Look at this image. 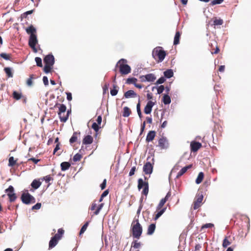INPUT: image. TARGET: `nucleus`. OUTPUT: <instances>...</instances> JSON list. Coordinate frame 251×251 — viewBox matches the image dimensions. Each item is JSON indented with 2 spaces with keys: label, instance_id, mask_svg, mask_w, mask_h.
<instances>
[{
  "label": "nucleus",
  "instance_id": "nucleus-1",
  "mask_svg": "<svg viewBox=\"0 0 251 251\" xmlns=\"http://www.w3.org/2000/svg\"><path fill=\"white\" fill-rule=\"evenodd\" d=\"M25 30L27 34H30L28 40L29 46L32 49L34 52H37L38 50L36 48V45L38 43V40L37 35H36V28L32 25H30L25 29Z\"/></svg>",
  "mask_w": 251,
  "mask_h": 251
},
{
  "label": "nucleus",
  "instance_id": "nucleus-2",
  "mask_svg": "<svg viewBox=\"0 0 251 251\" xmlns=\"http://www.w3.org/2000/svg\"><path fill=\"white\" fill-rule=\"evenodd\" d=\"M131 230L133 237L137 239H139L142 233L143 228L138 219L133 221L131 224Z\"/></svg>",
  "mask_w": 251,
  "mask_h": 251
},
{
  "label": "nucleus",
  "instance_id": "nucleus-3",
  "mask_svg": "<svg viewBox=\"0 0 251 251\" xmlns=\"http://www.w3.org/2000/svg\"><path fill=\"white\" fill-rule=\"evenodd\" d=\"M126 63V59H121L117 63L116 68L119 66V71L122 75H127L131 72L130 67ZM114 71L116 72V68L114 69Z\"/></svg>",
  "mask_w": 251,
  "mask_h": 251
},
{
  "label": "nucleus",
  "instance_id": "nucleus-4",
  "mask_svg": "<svg viewBox=\"0 0 251 251\" xmlns=\"http://www.w3.org/2000/svg\"><path fill=\"white\" fill-rule=\"evenodd\" d=\"M54 106L58 108L59 111L58 112V114L60 121L62 122H66L68 119L70 111L68 110L66 114H65L67 109L66 105L63 104L56 103Z\"/></svg>",
  "mask_w": 251,
  "mask_h": 251
},
{
  "label": "nucleus",
  "instance_id": "nucleus-5",
  "mask_svg": "<svg viewBox=\"0 0 251 251\" xmlns=\"http://www.w3.org/2000/svg\"><path fill=\"white\" fill-rule=\"evenodd\" d=\"M44 62L45 64L44 71L46 74L49 73L52 69V67L54 63V56L52 54L46 55L44 58Z\"/></svg>",
  "mask_w": 251,
  "mask_h": 251
},
{
  "label": "nucleus",
  "instance_id": "nucleus-6",
  "mask_svg": "<svg viewBox=\"0 0 251 251\" xmlns=\"http://www.w3.org/2000/svg\"><path fill=\"white\" fill-rule=\"evenodd\" d=\"M153 57L156 59V57L158 58V62H162L165 58L166 53L165 51L161 49V48L158 47L154 50L152 52Z\"/></svg>",
  "mask_w": 251,
  "mask_h": 251
},
{
  "label": "nucleus",
  "instance_id": "nucleus-7",
  "mask_svg": "<svg viewBox=\"0 0 251 251\" xmlns=\"http://www.w3.org/2000/svg\"><path fill=\"white\" fill-rule=\"evenodd\" d=\"M21 199L22 202L26 204L34 203L35 202V198L28 193H23Z\"/></svg>",
  "mask_w": 251,
  "mask_h": 251
},
{
  "label": "nucleus",
  "instance_id": "nucleus-8",
  "mask_svg": "<svg viewBox=\"0 0 251 251\" xmlns=\"http://www.w3.org/2000/svg\"><path fill=\"white\" fill-rule=\"evenodd\" d=\"M144 188L142 194L147 196L149 193V184L148 182H145L142 178H139L138 180V188L140 190Z\"/></svg>",
  "mask_w": 251,
  "mask_h": 251
},
{
  "label": "nucleus",
  "instance_id": "nucleus-9",
  "mask_svg": "<svg viewBox=\"0 0 251 251\" xmlns=\"http://www.w3.org/2000/svg\"><path fill=\"white\" fill-rule=\"evenodd\" d=\"M203 199V196L202 194H198L196 195L192 205L194 210H196L201 206Z\"/></svg>",
  "mask_w": 251,
  "mask_h": 251
},
{
  "label": "nucleus",
  "instance_id": "nucleus-10",
  "mask_svg": "<svg viewBox=\"0 0 251 251\" xmlns=\"http://www.w3.org/2000/svg\"><path fill=\"white\" fill-rule=\"evenodd\" d=\"M141 81L144 82L146 81L153 82L156 79L155 75L153 74H149L146 75H141L139 77Z\"/></svg>",
  "mask_w": 251,
  "mask_h": 251
},
{
  "label": "nucleus",
  "instance_id": "nucleus-11",
  "mask_svg": "<svg viewBox=\"0 0 251 251\" xmlns=\"http://www.w3.org/2000/svg\"><path fill=\"white\" fill-rule=\"evenodd\" d=\"M158 146L161 149H167L169 148V143L166 137H162L158 140Z\"/></svg>",
  "mask_w": 251,
  "mask_h": 251
},
{
  "label": "nucleus",
  "instance_id": "nucleus-12",
  "mask_svg": "<svg viewBox=\"0 0 251 251\" xmlns=\"http://www.w3.org/2000/svg\"><path fill=\"white\" fill-rule=\"evenodd\" d=\"M153 163L150 162H146L143 167V171L146 175H150L152 173Z\"/></svg>",
  "mask_w": 251,
  "mask_h": 251
},
{
  "label": "nucleus",
  "instance_id": "nucleus-13",
  "mask_svg": "<svg viewBox=\"0 0 251 251\" xmlns=\"http://www.w3.org/2000/svg\"><path fill=\"white\" fill-rule=\"evenodd\" d=\"M209 46H210V50L212 54H217L219 52L220 49L216 41H212Z\"/></svg>",
  "mask_w": 251,
  "mask_h": 251
},
{
  "label": "nucleus",
  "instance_id": "nucleus-14",
  "mask_svg": "<svg viewBox=\"0 0 251 251\" xmlns=\"http://www.w3.org/2000/svg\"><path fill=\"white\" fill-rule=\"evenodd\" d=\"M202 147V145L201 143L192 141L190 144V148L191 151L192 152H196L201 147Z\"/></svg>",
  "mask_w": 251,
  "mask_h": 251
},
{
  "label": "nucleus",
  "instance_id": "nucleus-15",
  "mask_svg": "<svg viewBox=\"0 0 251 251\" xmlns=\"http://www.w3.org/2000/svg\"><path fill=\"white\" fill-rule=\"evenodd\" d=\"M154 103L152 101H149L147 105L144 108V113L146 114H150L152 110V108L154 105Z\"/></svg>",
  "mask_w": 251,
  "mask_h": 251
},
{
  "label": "nucleus",
  "instance_id": "nucleus-16",
  "mask_svg": "<svg viewBox=\"0 0 251 251\" xmlns=\"http://www.w3.org/2000/svg\"><path fill=\"white\" fill-rule=\"evenodd\" d=\"M192 167V165L190 164L182 168L177 173L176 178H178L183 175H184L188 169H191Z\"/></svg>",
  "mask_w": 251,
  "mask_h": 251
},
{
  "label": "nucleus",
  "instance_id": "nucleus-17",
  "mask_svg": "<svg viewBox=\"0 0 251 251\" xmlns=\"http://www.w3.org/2000/svg\"><path fill=\"white\" fill-rule=\"evenodd\" d=\"M59 240L60 239L56 237V236H54L53 237H52L49 242V249H51L54 248L57 244Z\"/></svg>",
  "mask_w": 251,
  "mask_h": 251
},
{
  "label": "nucleus",
  "instance_id": "nucleus-18",
  "mask_svg": "<svg viewBox=\"0 0 251 251\" xmlns=\"http://www.w3.org/2000/svg\"><path fill=\"white\" fill-rule=\"evenodd\" d=\"M93 138L90 135L84 136L82 140V144L84 145H89L93 143Z\"/></svg>",
  "mask_w": 251,
  "mask_h": 251
},
{
  "label": "nucleus",
  "instance_id": "nucleus-19",
  "mask_svg": "<svg viewBox=\"0 0 251 251\" xmlns=\"http://www.w3.org/2000/svg\"><path fill=\"white\" fill-rule=\"evenodd\" d=\"M232 243V240L230 236H226L223 240L222 246L224 248H226L229 246Z\"/></svg>",
  "mask_w": 251,
  "mask_h": 251
},
{
  "label": "nucleus",
  "instance_id": "nucleus-20",
  "mask_svg": "<svg viewBox=\"0 0 251 251\" xmlns=\"http://www.w3.org/2000/svg\"><path fill=\"white\" fill-rule=\"evenodd\" d=\"M155 135H156V132L155 131H153V130L150 131L149 132V133H148L147 137H146V142H150L152 141L154 139V138L155 136Z\"/></svg>",
  "mask_w": 251,
  "mask_h": 251
},
{
  "label": "nucleus",
  "instance_id": "nucleus-21",
  "mask_svg": "<svg viewBox=\"0 0 251 251\" xmlns=\"http://www.w3.org/2000/svg\"><path fill=\"white\" fill-rule=\"evenodd\" d=\"M138 96L137 94L133 90H128L124 94V97L126 98H136Z\"/></svg>",
  "mask_w": 251,
  "mask_h": 251
},
{
  "label": "nucleus",
  "instance_id": "nucleus-22",
  "mask_svg": "<svg viewBox=\"0 0 251 251\" xmlns=\"http://www.w3.org/2000/svg\"><path fill=\"white\" fill-rule=\"evenodd\" d=\"M181 36V33L177 31L176 32L174 40V45H177L179 43V40Z\"/></svg>",
  "mask_w": 251,
  "mask_h": 251
},
{
  "label": "nucleus",
  "instance_id": "nucleus-23",
  "mask_svg": "<svg viewBox=\"0 0 251 251\" xmlns=\"http://www.w3.org/2000/svg\"><path fill=\"white\" fill-rule=\"evenodd\" d=\"M155 224H151L148 228V231H147V234L148 235H151L154 232V230L155 229Z\"/></svg>",
  "mask_w": 251,
  "mask_h": 251
},
{
  "label": "nucleus",
  "instance_id": "nucleus-24",
  "mask_svg": "<svg viewBox=\"0 0 251 251\" xmlns=\"http://www.w3.org/2000/svg\"><path fill=\"white\" fill-rule=\"evenodd\" d=\"M131 113V111L129 108L127 106L124 107L123 108V116L124 117H128Z\"/></svg>",
  "mask_w": 251,
  "mask_h": 251
},
{
  "label": "nucleus",
  "instance_id": "nucleus-25",
  "mask_svg": "<svg viewBox=\"0 0 251 251\" xmlns=\"http://www.w3.org/2000/svg\"><path fill=\"white\" fill-rule=\"evenodd\" d=\"M71 166L70 163L68 162H63L61 164V170L63 171L68 170Z\"/></svg>",
  "mask_w": 251,
  "mask_h": 251
},
{
  "label": "nucleus",
  "instance_id": "nucleus-26",
  "mask_svg": "<svg viewBox=\"0 0 251 251\" xmlns=\"http://www.w3.org/2000/svg\"><path fill=\"white\" fill-rule=\"evenodd\" d=\"M41 185V182L37 180L34 179L31 184L32 188L36 189L38 188Z\"/></svg>",
  "mask_w": 251,
  "mask_h": 251
},
{
  "label": "nucleus",
  "instance_id": "nucleus-27",
  "mask_svg": "<svg viewBox=\"0 0 251 251\" xmlns=\"http://www.w3.org/2000/svg\"><path fill=\"white\" fill-rule=\"evenodd\" d=\"M4 71L8 77H12L13 76V74L10 68L5 67L4 68Z\"/></svg>",
  "mask_w": 251,
  "mask_h": 251
},
{
  "label": "nucleus",
  "instance_id": "nucleus-28",
  "mask_svg": "<svg viewBox=\"0 0 251 251\" xmlns=\"http://www.w3.org/2000/svg\"><path fill=\"white\" fill-rule=\"evenodd\" d=\"M166 207H164L162 209H161L160 211H158L154 218V220H156L157 219H158L165 212V211L166 210Z\"/></svg>",
  "mask_w": 251,
  "mask_h": 251
},
{
  "label": "nucleus",
  "instance_id": "nucleus-29",
  "mask_svg": "<svg viewBox=\"0 0 251 251\" xmlns=\"http://www.w3.org/2000/svg\"><path fill=\"white\" fill-rule=\"evenodd\" d=\"M204 177V174L202 172L199 173L198 176L196 180V183L197 184L201 183Z\"/></svg>",
  "mask_w": 251,
  "mask_h": 251
},
{
  "label": "nucleus",
  "instance_id": "nucleus-30",
  "mask_svg": "<svg viewBox=\"0 0 251 251\" xmlns=\"http://www.w3.org/2000/svg\"><path fill=\"white\" fill-rule=\"evenodd\" d=\"M163 102L165 104H170L171 102L170 97L167 94L164 95L163 98Z\"/></svg>",
  "mask_w": 251,
  "mask_h": 251
},
{
  "label": "nucleus",
  "instance_id": "nucleus-31",
  "mask_svg": "<svg viewBox=\"0 0 251 251\" xmlns=\"http://www.w3.org/2000/svg\"><path fill=\"white\" fill-rule=\"evenodd\" d=\"M113 89H111L110 90V94L112 96H116L117 94V93L118 92V89L119 88V87L116 84H114L113 86Z\"/></svg>",
  "mask_w": 251,
  "mask_h": 251
},
{
  "label": "nucleus",
  "instance_id": "nucleus-32",
  "mask_svg": "<svg viewBox=\"0 0 251 251\" xmlns=\"http://www.w3.org/2000/svg\"><path fill=\"white\" fill-rule=\"evenodd\" d=\"M164 76L167 78H171L173 76L174 73L171 69H168L164 72Z\"/></svg>",
  "mask_w": 251,
  "mask_h": 251
},
{
  "label": "nucleus",
  "instance_id": "nucleus-33",
  "mask_svg": "<svg viewBox=\"0 0 251 251\" xmlns=\"http://www.w3.org/2000/svg\"><path fill=\"white\" fill-rule=\"evenodd\" d=\"M64 233V230L63 228H59L58 229L57 233L54 236H56V237L60 240Z\"/></svg>",
  "mask_w": 251,
  "mask_h": 251
},
{
  "label": "nucleus",
  "instance_id": "nucleus-34",
  "mask_svg": "<svg viewBox=\"0 0 251 251\" xmlns=\"http://www.w3.org/2000/svg\"><path fill=\"white\" fill-rule=\"evenodd\" d=\"M0 56L6 60H10L11 59V54H7L6 53L2 52L0 54Z\"/></svg>",
  "mask_w": 251,
  "mask_h": 251
},
{
  "label": "nucleus",
  "instance_id": "nucleus-35",
  "mask_svg": "<svg viewBox=\"0 0 251 251\" xmlns=\"http://www.w3.org/2000/svg\"><path fill=\"white\" fill-rule=\"evenodd\" d=\"M137 81V79L135 77H131V78H128L126 80V83L128 84H133L134 85L135 83Z\"/></svg>",
  "mask_w": 251,
  "mask_h": 251
},
{
  "label": "nucleus",
  "instance_id": "nucleus-36",
  "mask_svg": "<svg viewBox=\"0 0 251 251\" xmlns=\"http://www.w3.org/2000/svg\"><path fill=\"white\" fill-rule=\"evenodd\" d=\"M103 205H104L103 203H101V204H99L98 206H97V208L96 210V211H95L94 212L93 215H97L99 214V213H100V211L102 209Z\"/></svg>",
  "mask_w": 251,
  "mask_h": 251
},
{
  "label": "nucleus",
  "instance_id": "nucleus-37",
  "mask_svg": "<svg viewBox=\"0 0 251 251\" xmlns=\"http://www.w3.org/2000/svg\"><path fill=\"white\" fill-rule=\"evenodd\" d=\"M13 98L16 100H19L22 98V94L17 92V91H14L13 93Z\"/></svg>",
  "mask_w": 251,
  "mask_h": 251
},
{
  "label": "nucleus",
  "instance_id": "nucleus-38",
  "mask_svg": "<svg viewBox=\"0 0 251 251\" xmlns=\"http://www.w3.org/2000/svg\"><path fill=\"white\" fill-rule=\"evenodd\" d=\"M77 139V133L74 132L73 133V136L71 137V138L70 139V142L71 144H73L76 141Z\"/></svg>",
  "mask_w": 251,
  "mask_h": 251
},
{
  "label": "nucleus",
  "instance_id": "nucleus-39",
  "mask_svg": "<svg viewBox=\"0 0 251 251\" xmlns=\"http://www.w3.org/2000/svg\"><path fill=\"white\" fill-rule=\"evenodd\" d=\"M223 24V20L221 19H217L215 18L213 21V25H220Z\"/></svg>",
  "mask_w": 251,
  "mask_h": 251
},
{
  "label": "nucleus",
  "instance_id": "nucleus-40",
  "mask_svg": "<svg viewBox=\"0 0 251 251\" xmlns=\"http://www.w3.org/2000/svg\"><path fill=\"white\" fill-rule=\"evenodd\" d=\"M165 199H162L157 206V210L161 209L166 203Z\"/></svg>",
  "mask_w": 251,
  "mask_h": 251
},
{
  "label": "nucleus",
  "instance_id": "nucleus-41",
  "mask_svg": "<svg viewBox=\"0 0 251 251\" xmlns=\"http://www.w3.org/2000/svg\"><path fill=\"white\" fill-rule=\"evenodd\" d=\"M34 75H30V77L29 78H28L27 80H26V84L28 86H31L32 85V84H33V79L34 78Z\"/></svg>",
  "mask_w": 251,
  "mask_h": 251
},
{
  "label": "nucleus",
  "instance_id": "nucleus-42",
  "mask_svg": "<svg viewBox=\"0 0 251 251\" xmlns=\"http://www.w3.org/2000/svg\"><path fill=\"white\" fill-rule=\"evenodd\" d=\"M8 196L9 197V201L10 202L14 201L17 198L16 194H15V193L8 194Z\"/></svg>",
  "mask_w": 251,
  "mask_h": 251
},
{
  "label": "nucleus",
  "instance_id": "nucleus-43",
  "mask_svg": "<svg viewBox=\"0 0 251 251\" xmlns=\"http://www.w3.org/2000/svg\"><path fill=\"white\" fill-rule=\"evenodd\" d=\"M16 163V160H15L13 156L10 157L9 158L8 165L9 166H14Z\"/></svg>",
  "mask_w": 251,
  "mask_h": 251
},
{
  "label": "nucleus",
  "instance_id": "nucleus-44",
  "mask_svg": "<svg viewBox=\"0 0 251 251\" xmlns=\"http://www.w3.org/2000/svg\"><path fill=\"white\" fill-rule=\"evenodd\" d=\"M141 246V244L140 242H137V241H134L132 242L131 244V248L134 249H139Z\"/></svg>",
  "mask_w": 251,
  "mask_h": 251
},
{
  "label": "nucleus",
  "instance_id": "nucleus-45",
  "mask_svg": "<svg viewBox=\"0 0 251 251\" xmlns=\"http://www.w3.org/2000/svg\"><path fill=\"white\" fill-rule=\"evenodd\" d=\"M89 225V222H87L81 227L80 230V232H79V234L81 235L82 234H83L85 231L86 230L87 227H88V226Z\"/></svg>",
  "mask_w": 251,
  "mask_h": 251
},
{
  "label": "nucleus",
  "instance_id": "nucleus-46",
  "mask_svg": "<svg viewBox=\"0 0 251 251\" xmlns=\"http://www.w3.org/2000/svg\"><path fill=\"white\" fill-rule=\"evenodd\" d=\"M82 155L79 153L75 154L73 157V161L74 162H77L80 160L82 158Z\"/></svg>",
  "mask_w": 251,
  "mask_h": 251
},
{
  "label": "nucleus",
  "instance_id": "nucleus-47",
  "mask_svg": "<svg viewBox=\"0 0 251 251\" xmlns=\"http://www.w3.org/2000/svg\"><path fill=\"white\" fill-rule=\"evenodd\" d=\"M35 62L37 66L42 67L43 66L42 63V59L40 57H36L35 58Z\"/></svg>",
  "mask_w": 251,
  "mask_h": 251
},
{
  "label": "nucleus",
  "instance_id": "nucleus-48",
  "mask_svg": "<svg viewBox=\"0 0 251 251\" xmlns=\"http://www.w3.org/2000/svg\"><path fill=\"white\" fill-rule=\"evenodd\" d=\"M14 187L11 185L9 186V187L5 190V193H7V195H8V194L14 193Z\"/></svg>",
  "mask_w": 251,
  "mask_h": 251
},
{
  "label": "nucleus",
  "instance_id": "nucleus-49",
  "mask_svg": "<svg viewBox=\"0 0 251 251\" xmlns=\"http://www.w3.org/2000/svg\"><path fill=\"white\" fill-rule=\"evenodd\" d=\"M214 224L211 223H208L202 225L201 227V230L206 228H212L214 226Z\"/></svg>",
  "mask_w": 251,
  "mask_h": 251
},
{
  "label": "nucleus",
  "instance_id": "nucleus-50",
  "mask_svg": "<svg viewBox=\"0 0 251 251\" xmlns=\"http://www.w3.org/2000/svg\"><path fill=\"white\" fill-rule=\"evenodd\" d=\"M99 125L97 123H94L92 125V128L96 132H97L100 127H99Z\"/></svg>",
  "mask_w": 251,
  "mask_h": 251
},
{
  "label": "nucleus",
  "instance_id": "nucleus-51",
  "mask_svg": "<svg viewBox=\"0 0 251 251\" xmlns=\"http://www.w3.org/2000/svg\"><path fill=\"white\" fill-rule=\"evenodd\" d=\"M43 179L46 181L47 183H49L50 180H53V178L50 176L48 175L43 177Z\"/></svg>",
  "mask_w": 251,
  "mask_h": 251
},
{
  "label": "nucleus",
  "instance_id": "nucleus-52",
  "mask_svg": "<svg viewBox=\"0 0 251 251\" xmlns=\"http://www.w3.org/2000/svg\"><path fill=\"white\" fill-rule=\"evenodd\" d=\"M97 204L96 203H95V201H94L91 206L89 207V209L91 211H94V210H95L97 209Z\"/></svg>",
  "mask_w": 251,
  "mask_h": 251
},
{
  "label": "nucleus",
  "instance_id": "nucleus-53",
  "mask_svg": "<svg viewBox=\"0 0 251 251\" xmlns=\"http://www.w3.org/2000/svg\"><path fill=\"white\" fill-rule=\"evenodd\" d=\"M164 90H165L164 86L163 85H160L157 88V93L158 94H160L162 93Z\"/></svg>",
  "mask_w": 251,
  "mask_h": 251
},
{
  "label": "nucleus",
  "instance_id": "nucleus-54",
  "mask_svg": "<svg viewBox=\"0 0 251 251\" xmlns=\"http://www.w3.org/2000/svg\"><path fill=\"white\" fill-rule=\"evenodd\" d=\"M165 80L166 79L164 77H161L157 80L156 84H162L165 82Z\"/></svg>",
  "mask_w": 251,
  "mask_h": 251
},
{
  "label": "nucleus",
  "instance_id": "nucleus-55",
  "mask_svg": "<svg viewBox=\"0 0 251 251\" xmlns=\"http://www.w3.org/2000/svg\"><path fill=\"white\" fill-rule=\"evenodd\" d=\"M41 207V203H37L35 205L32 206V209H39Z\"/></svg>",
  "mask_w": 251,
  "mask_h": 251
},
{
  "label": "nucleus",
  "instance_id": "nucleus-56",
  "mask_svg": "<svg viewBox=\"0 0 251 251\" xmlns=\"http://www.w3.org/2000/svg\"><path fill=\"white\" fill-rule=\"evenodd\" d=\"M136 170V166H133V167H132V168L131 169V170L129 173V176H133Z\"/></svg>",
  "mask_w": 251,
  "mask_h": 251
},
{
  "label": "nucleus",
  "instance_id": "nucleus-57",
  "mask_svg": "<svg viewBox=\"0 0 251 251\" xmlns=\"http://www.w3.org/2000/svg\"><path fill=\"white\" fill-rule=\"evenodd\" d=\"M223 1V0H214L211 1L212 5H216L221 4Z\"/></svg>",
  "mask_w": 251,
  "mask_h": 251
},
{
  "label": "nucleus",
  "instance_id": "nucleus-58",
  "mask_svg": "<svg viewBox=\"0 0 251 251\" xmlns=\"http://www.w3.org/2000/svg\"><path fill=\"white\" fill-rule=\"evenodd\" d=\"M106 185V179H104L103 180L102 183L100 184V188L102 190H103L105 188Z\"/></svg>",
  "mask_w": 251,
  "mask_h": 251
},
{
  "label": "nucleus",
  "instance_id": "nucleus-59",
  "mask_svg": "<svg viewBox=\"0 0 251 251\" xmlns=\"http://www.w3.org/2000/svg\"><path fill=\"white\" fill-rule=\"evenodd\" d=\"M43 81L45 85L47 86L49 84L48 78L47 76H44L43 78Z\"/></svg>",
  "mask_w": 251,
  "mask_h": 251
},
{
  "label": "nucleus",
  "instance_id": "nucleus-60",
  "mask_svg": "<svg viewBox=\"0 0 251 251\" xmlns=\"http://www.w3.org/2000/svg\"><path fill=\"white\" fill-rule=\"evenodd\" d=\"M33 12V10H29V11H27L25 12L24 13H23V14L22 15L24 17L26 18V17L28 15H29V14H32V13Z\"/></svg>",
  "mask_w": 251,
  "mask_h": 251
},
{
  "label": "nucleus",
  "instance_id": "nucleus-61",
  "mask_svg": "<svg viewBox=\"0 0 251 251\" xmlns=\"http://www.w3.org/2000/svg\"><path fill=\"white\" fill-rule=\"evenodd\" d=\"M67 99L69 101H71L72 100V94L70 92H67Z\"/></svg>",
  "mask_w": 251,
  "mask_h": 251
},
{
  "label": "nucleus",
  "instance_id": "nucleus-62",
  "mask_svg": "<svg viewBox=\"0 0 251 251\" xmlns=\"http://www.w3.org/2000/svg\"><path fill=\"white\" fill-rule=\"evenodd\" d=\"M60 143H58V144H57L56 145V146H55V148H54V150H53V154H55V153L60 149Z\"/></svg>",
  "mask_w": 251,
  "mask_h": 251
},
{
  "label": "nucleus",
  "instance_id": "nucleus-63",
  "mask_svg": "<svg viewBox=\"0 0 251 251\" xmlns=\"http://www.w3.org/2000/svg\"><path fill=\"white\" fill-rule=\"evenodd\" d=\"M28 161H32L34 163L37 164L40 161V160L39 159H35V158L33 157V158H30L28 159Z\"/></svg>",
  "mask_w": 251,
  "mask_h": 251
},
{
  "label": "nucleus",
  "instance_id": "nucleus-64",
  "mask_svg": "<svg viewBox=\"0 0 251 251\" xmlns=\"http://www.w3.org/2000/svg\"><path fill=\"white\" fill-rule=\"evenodd\" d=\"M97 124L100 125L102 122V117L101 116H99L97 119Z\"/></svg>",
  "mask_w": 251,
  "mask_h": 251
}]
</instances>
